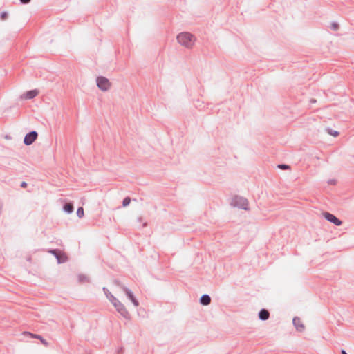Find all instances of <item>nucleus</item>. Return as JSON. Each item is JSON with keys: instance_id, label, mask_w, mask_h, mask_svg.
Returning a JSON list of instances; mask_svg holds the SVG:
<instances>
[{"instance_id": "nucleus-24", "label": "nucleus", "mask_w": 354, "mask_h": 354, "mask_svg": "<svg viewBox=\"0 0 354 354\" xmlns=\"http://www.w3.org/2000/svg\"><path fill=\"white\" fill-rule=\"evenodd\" d=\"M328 183L330 185H335L336 184V180L335 179H330L328 181Z\"/></svg>"}, {"instance_id": "nucleus-12", "label": "nucleus", "mask_w": 354, "mask_h": 354, "mask_svg": "<svg viewBox=\"0 0 354 354\" xmlns=\"http://www.w3.org/2000/svg\"><path fill=\"white\" fill-rule=\"evenodd\" d=\"M259 318L262 321H266L269 319L270 313L268 310L263 308L259 312Z\"/></svg>"}, {"instance_id": "nucleus-8", "label": "nucleus", "mask_w": 354, "mask_h": 354, "mask_svg": "<svg viewBox=\"0 0 354 354\" xmlns=\"http://www.w3.org/2000/svg\"><path fill=\"white\" fill-rule=\"evenodd\" d=\"M50 252L51 254H53L55 257L56 259H57V261L59 263H64L66 261V257L64 256V255H61L60 254V251L58 250H52L50 251Z\"/></svg>"}, {"instance_id": "nucleus-6", "label": "nucleus", "mask_w": 354, "mask_h": 354, "mask_svg": "<svg viewBox=\"0 0 354 354\" xmlns=\"http://www.w3.org/2000/svg\"><path fill=\"white\" fill-rule=\"evenodd\" d=\"M323 216L325 219H326L328 221L335 224L337 226H339L342 224V221H340L335 215H333L329 212H324Z\"/></svg>"}, {"instance_id": "nucleus-7", "label": "nucleus", "mask_w": 354, "mask_h": 354, "mask_svg": "<svg viewBox=\"0 0 354 354\" xmlns=\"http://www.w3.org/2000/svg\"><path fill=\"white\" fill-rule=\"evenodd\" d=\"M121 288H122V290L124 292V293L126 294V295L127 296V297L132 301L133 305L135 306H139V302L136 299V297H134V295H133V292H131V290H129L128 288L124 286H122Z\"/></svg>"}, {"instance_id": "nucleus-17", "label": "nucleus", "mask_w": 354, "mask_h": 354, "mask_svg": "<svg viewBox=\"0 0 354 354\" xmlns=\"http://www.w3.org/2000/svg\"><path fill=\"white\" fill-rule=\"evenodd\" d=\"M78 279L80 283L89 281L88 277H86V275H84V274H80L78 276Z\"/></svg>"}, {"instance_id": "nucleus-5", "label": "nucleus", "mask_w": 354, "mask_h": 354, "mask_svg": "<svg viewBox=\"0 0 354 354\" xmlns=\"http://www.w3.org/2000/svg\"><path fill=\"white\" fill-rule=\"evenodd\" d=\"M38 133L35 131H32L28 133L24 139V143L26 145H30L34 142V141L37 138Z\"/></svg>"}, {"instance_id": "nucleus-10", "label": "nucleus", "mask_w": 354, "mask_h": 354, "mask_svg": "<svg viewBox=\"0 0 354 354\" xmlns=\"http://www.w3.org/2000/svg\"><path fill=\"white\" fill-rule=\"evenodd\" d=\"M292 323L295 326L297 330L301 332L304 330V326L301 323L300 318L295 317L293 318Z\"/></svg>"}, {"instance_id": "nucleus-25", "label": "nucleus", "mask_w": 354, "mask_h": 354, "mask_svg": "<svg viewBox=\"0 0 354 354\" xmlns=\"http://www.w3.org/2000/svg\"><path fill=\"white\" fill-rule=\"evenodd\" d=\"M20 2L23 4H27L30 2L31 0H19Z\"/></svg>"}, {"instance_id": "nucleus-20", "label": "nucleus", "mask_w": 354, "mask_h": 354, "mask_svg": "<svg viewBox=\"0 0 354 354\" xmlns=\"http://www.w3.org/2000/svg\"><path fill=\"white\" fill-rule=\"evenodd\" d=\"M339 28V26L337 23L336 22H333L330 25V28L334 30V31H337Z\"/></svg>"}, {"instance_id": "nucleus-4", "label": "nucleus", "mask_w": 354, "mask_h": 354, "mask_svg": "<svg viewBox=\"0 0 354 354\" xmlns=\"http://www.w3.org/2000/svg\"><path fill=\"white\" fill-rule=\"evenodd\" d=\"M97 86L101 91H106L110 88L111 83L106 77L100 76L97 78Z\"/></svg>"}, {"instance_id": "nucleus-16", "label": "nucleus", "mask_w": 354, "mask_h": 354, "mask_svg": "<svg viewBox=\"0 0 354 354\" xmlns=\"http://www.w3.org/2000/svg\"><path fill=\"white\" fill-rule=\"evenodd\" d=\"M102 290L106 297L112 303L113 301V297H115L109 292V290L106 288L104 287Z\"/></svg>"}, {"instance_id": "nucleus-21", "label": "nucleus", "mask_w": 354, "mask_h": 354, "mask_svg": "<svg viewBox=\"0 0 354 354\" xmlns=\"http://www.w3.org/2000/svg\"><path fill=\"white\" fill-rule=\"evenodd\" d=\"M281 169H290V166L286 164H280L277 166Z\"/></svg>"}, {"instance_id": "nucleus-15", "label": "nucleus", "mask_w": 354, "mask_h": 354, "mask_svg": "<svg viewBox=\"0 0 354 354\" xmlns=\"http://www.w3.org/2000/svg\"><path fill=\"white\" fill-rule=\"evenodd\" d=\"M63 209L64 212H67L68 214H71L73 212V205L71 203H66L64 205Z\"/></svg>"}, {"instance_id": "nucleus-26", "label": "nucleus", "mask_w": 354, "mask_h": 354, "mask_svg": "<svg viewBox=\"0 0 354 354\" xmlns=\"http://www.w3.org/2000/svg\"><path fill=\"white\" fill-rule=\"evenodd\" d=\"M27 186V183L24 181H23L21 183V187L24 188Z\"/></svg>"}, {"instance_id": "nucleus-1", "label": "nucleus", "mask_w": 354, "mask_h": 354, "mask_svg": "<svg viewBox=\"0 0 354 354\" xmlns=\"http://www.w3.org/2000/svg\"><path fill=\"white\" fill-rule=\"evenodd\" d=\"M178 42L187 48H192L194 44L195 37L189 32H181L177 35Z\"/></svg>"}, {"instance_id": "nucleus-11", "label": "nucleus", "mask_w": 354, "mask_h": 354, "mask_svg": "<svg viewBox=\"0 0 354 354\" xmlns=\"http://www.w3.org/2000/svg\"><path fill=\"white\" fill-rule=\"evenodd\" d=\"M39 93V91L37 90H31L27 91L26 93H24L21 97L24 99H32L35 97H36Z\"/></svg>"}, {"instance_id": "nucleus-28", "label": "nucleus", "mask_w": 354, "mask_h": 354, "mask_svg": "<svg viewBox=\"0 0 354 354\" xmlns=\"http://www.w3.org/2000/svg\"><path fill=\"white\" fill-rule=\"evenodd\" d=\"M310 102H311L312 103H315V102H316V100L312 99V100H310Z\"/></svg>"}, {"instance_id": "nucleus-27", "label": "nucleus", "mask_w": 354, "mask_h": 354, "mask_svg": "<svg viewBox=\"0 0 354 354\" xmlns=\"http://www.w3.org/2000/svg\"><path fill=\"white\" fill-rule=\"evenodd\" d=\"M342 354H347V353L344 350H342Z\"/></svg>"}, {"instance_id": "nucleus-3", "label": "nucleus", "mask_w": 354, "mask_h": 354, "mask_svg": "<svg viewBox=\"0 0 354 354\" xmlns=\"http://www.w3.org/2000/svg\"><path fill=\"white\" fill-rule=\"evenodd\" d=\"M113 301L112 304L116 308L117 311L124 318L128 319L129 317V313L126 309L125 306L116 298L113 297Z\"/></svg>"}, {"instance_id": "nucleus-18", "label": "nucleus", "mask_w": 354, "mask_h": 354, "mask_svg": "<svg viewBox=\"0 0 354 354\" xmlns=\"http://www.w3.org/2000/svg\"><path fill=\"white\" fill-rule=\"evenodd\" d=\"M77 215L79 218H82L84 216V209L82 207H78L77 210Z\"/></svg>"}, {"instance_id": "nucleus-9", "label": "nucleus", "mask_w": 354, "mask_h": 354, "mask_svg": "<svg viewBox=\"0 0 354 354\" xmlns=\"http://www.w3.org/2000/svg\"><path fill=\"white\" fill-rule=\"evenodd\" d=\"M50 252L51 254H53L55 257L56 259H57V261L59 263H64L66 261V257L64 256V255H61L60 254V251L58 250H52L50 251Z\"/></svg>"}, {"instance_id": "nucleus-19", "label": "nucleus", "mask_w": 354, "mask_h": 354, "mask_svg": "<svg viewBox=\"0 0 354 354\" xmlns=\"http://www.w3.org/2000/svg\"><path fill=\"white\" fill-rule=\"evenodd\" d=\"M130 203H131V198L129 197H126L124 198V200L122 201V205H123V207H127L129 205Z\"/></svg>"}, {"instance_id": "nucleus-2", "label": "nucleus", "mask_w": 354, "mask_h": 354, "mask_svg": "<svg viewBox=\"0 0 354 354\" xmlns=\"http://www.w3.org/2000/svg\"><path fill=\"white\" fill-rule=\"evenodd\" d=\"M231 205L245 210L248 209V201L242 196H235L231 201Z\"/></svg>"}, {"instance_id": "nucleus-23", "label": "nucleus", "mask_w": 354, "mask_h": 354, "mask_svg": "<svg viewBox=\"0 0 354 354\" xmlns=\"http://www.w3.org/2000/svg\"><path fill=\"white\" fill-rule=\"evenodd\" d=\"M328 133L330 134V135H333L334 136H337L339 135V132L336 131H328Z\"/></svg>"}, {"instance_id": "nucleus-14", "label": "nucleus", "mask_w": 354, "mask_h": 354, "mask_svg": "<svg viewBox=\"0 0 354 354\" xmlns=\"http://www.w3.org/2000/svg\"><path fill=\"white\" fill-rule=\"evenodd\" d=\"M26 334L30 335L31 337H32L34 338L39 339L41 341V344L44 346H48V342L46 339H44L41 335H36V334H32V333H26Z\"/></svg>"}, {"instance_id": "nucleus-22", "label": "nucleus", "mask_w": 354, "mask_h": 354, "mask_svg": "<svg viewBox=\"0 0 354 354\" xmlns=\"http://www.w3.org/2000/svg\"><path fill=\"white\" fill-rule=\"evenodd\" d=\"M0 17L2 20H6L8 17V13L6 12H1Z\"/></svg>"}, {"instance_id": "nucleus-13", "label": "nucleus", "mask_w": 354, "mask_h": 354, "mask_svg": "<svg viewBox=\"0 0 354 354\" xmlns=\"http://www.w3.org/2000/svg\"><path fill=\"white\" fill-rule=\"evenodd\" d=\"M200 303L203 306H207L211 303V297L208 295H203L200 298Z\"/></svg>"}]
</instances>
